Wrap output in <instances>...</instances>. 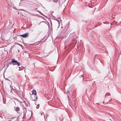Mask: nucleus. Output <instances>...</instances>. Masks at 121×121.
Returning a JSON list of instances; mask_svg holds the SVG:
<instances>
[{
  "label": "nucleus",
  "instance_id": "1",
  "mask_svg": "<svg viewBox=\"0 0 121 121\" xmlns=\"http://www.w3.org/2000/svg\"><path fill=\"white\" fill-rule=\"evenodd\" d=\"M28 35V33H26L23 34L21 35L20 36L23 38H26L27 37Z\"/></svg>",
  "mask_w": 121,
  "mask_h": 121
},
{
  "label": "nucleus",
  "instance_id": "2",
  "mask_svg": "<svg viewBox=\"0 0 121 121\" xmlns=\"http://www.w3.org/2000/svg\"><path fill=\"white\" fill-rule=\"evenodd\" d=\"M12 63H17V61L14 60V59L13 60L11 61L9 63V64L11 65Z\"/></svg>",
  "mask_w": 121,
  "mask_h": 121
},
{
  "label": "nucleus",
  "instance_id": "3",
  "mask_svg": "<svg viewBox=\"0 0 121 121\" xmlns=\"http://www.w3.org/2000/svg\"><path fill=\"white\" fill-rule=\"evenodd\" d=\"M66 94L67 95L68 98L69 99V96L70 95V91H69L68 90V91L66 93Z\"/></svg>",
  "mask_w": 121,
  "mask_h": 121
},
{
  "label": "nucleus",
  "instance_id": "4",
  "mask_svg": "<svg viewBox=\"0 0 121 121\" xmlns=\"http://www.w3.org/2000/svg\"><path fill=\"white\" fill-rule=\"evenodd\" d=\"M34 99L32 98V100L34 101H37V97L36 96H34Z\"/></svg>",
  "mask_w": 121,
  "mask_h": 121
},
{
  "label": "nucleus",
  "instance_id": "5",
  "mask_svg": "<svg viewBox=\"0 0 121 121\" xmlns=\"http://www.w3.org/2000/svg\"><path fill=\"white\" fill-rule=\"evenodd\" d=\"M32 93L36 95V91L35 90H33L32 91Z\"/></svg>",
  "mask_w": 121,
  "mask_h": 121
},
{
  "label": "nucleus",
  "instance_id": "6",
  "mask_svg": "<svg viewBox=\"0 0 121 121\" xmlns=\"http://www.w3.org/2000/svg\"><path fill=\"white\" fill-rule=\"evenodd\" d=\"M20 110V108L19 107H17L16 108V109H15V110L16 111H17Z\"/></svg>",
  "mask_w": 121,
  "mask_h": 121
},
{
  "label": "nucleus",
  "instance_id": "7",
  "mask_svg": "<svg viewBox=\"0 0 121 121\" xmlns=\"http://www.w3.org/2000/svg\"><path fill=\"white\" fill-rule=\"evenodd\" d=\"M76 40V37L75 36L73 39L72 40V43H73L74 41Z\"/></svg>",
  "mask_w": 121,
  "mask_h": 121
},
{
  "label": "nucleus",
  "instance_id": "8",
  "mask_svg": "<svg viewBox=\"0 0 121 121\" xmlns=\"http://www.w3.org/2000/svg\"><path fill=\"white\" fill-rule=\"evenodd\" d=\"M13 39L14 40H16L17 39V36L14 37L13 38Z\"/></svg>",
  "mask_w": 121,
  "mask_h": 121
},
{
  "label": "nucleus",
  "instance_id": "9",
  "mask_svg": "<svg viewBox=\"0 0 121 121\" xmlns=\"http://www.w3.org/2000/svg\"><path fill=\"white\" fill-rule=\"evenodd\" d=\"M24 67H23V68H22V67L21 68H20V69H19V70H22L23 69H24Z\"/></svg>",
  "mask_w": 121,
  "mask_h": 121
},
{
  "label": "nucleus",
  "instance_id": "10",
  "mask_svg": "<svg viewBox=\"0 0 121 121\" xmlns=\"http://www.w3.org/2000/svg\"><path fill=\"white\" fill-rule=\"evenodd\" d=\"M39 104H38L37 106H36V108H39Z\"/></svg>",
  "mask_w": 121,
  "mask_h": 121
},
{
  "label": "nucleus",
  "instance_id": "11",
  "mask_svg": "<svg viewBox=\"0 0 121 121\" xmlns=\"http://www.w3.org/2000/svg\"><path fill=\"white\" fill-rule=\"evenodd\" d=\"M58 0H54L53 1L54 2L56 3L57 2Z\"/></svg>",
  "mask_w": 121,
  "mask_h": 121
},
{
  "label": "nucleus",
  "instance_id": "12",
  "mask_svg": "<svg viewBox=\"0 0 121 121\" xmlns=\"http://www.w3.org/2000/svg\"><path fill=\"white\" fill-rule=\"evenodd\" d=\"M17 65L18 66H19L20 65V63L18 62H17Z\"/></svg>",
  "mask_w": 121,
  "mask_h": 121
},
{
  "label": "nucleus",
  "instance_id": "13",
  "mask_svg": "<svg viewBox=\"0 0 121 121\" xmlns=\"http://www.w3.org/2000/svg\"><path fill=\"white\" fill-rule=\"evenodd\" d=\"M17 45H18L20 46H22V45L21 44H19V43H17Z\"/></svg>",
  "mask_w": 121,
  "mask_h": 121
},
{
  "label": "nucleus",
  "instance_id": "14",
  "mask_svg": "<svg viewBox=\"0 0 121 121\" xmlns=\"http://www.w3.org/2000/svg\"><path fill=\"white\" fill-rule=\"evenodd\" d=\"M14 117H10L8 119H13V118H14Z\"/></svg>",
  "mask_w": 121,
  "mask_h": 121
},
{
  "label": "nucleus",
  "instance_id": "15",
  "mask_svg": "<svg viewBox=\"0 0 121 121\" xmlns=\"http://www.w3.org/2000/svg\"><path fill=\"white\" fill-rule=\"evenodd\" d=\"M14 117H10L8 119H13V118H14Z\"/></svg>",
  "mask_w": 121,
  "mask_h": 121
},
{
  "label": "nucleus",
  "instance_id": "16",
  "mask_svg": "<svg viewBox=\"0 0 121 121\" xmlns=\"http://www.w3.org/2000/svg\"><path fill=\"white\" fill-rule=\"evenodd\" d=\"M22 67V66H21V67H19V69H20V68H21Z\"/></svg>",
  "mask_w": 121,
  "mask_h": 121
},
{
  "label": "nucleus",
  "instance_id": "17",
  "mask_svg": "<svg viewBox=\"0 0 121 121\" xmlns=\"http://www.w3.org/2000/svg\"><path fill=\"white\" fill-rule=\"evenodd\" d=\"M40 114H41V116H42V113H40Z\"/></svg>",
  "mask_w": 121,
  "mask_h": 121
},
{
  "label": "nucleus",
  "instance_id": "18",
  "mask_svg": "<svg viewBox=\"0 0 121 121\" xmlns=\"http://www.w3.org/2000/svg\"><path fill=\"white\" fill-rule=\"evenodd\" d=\"M103 23H105V22H104Z\"/></svg>",
  "mask_w": 121,
  "mask_h": 121
},
{
  "label": "nucleus",
  "instance_id": "19",
  "mask_svg": "<svg viewBox=\"0 0 121 121\" xmlns=\"http://www.w3.org/2000/svg\"><path fill=\"white\" fill-rule=\"evenodd\" d=\"M25 69L24 70V71H25Z\"/></svg>",
  "mask_w": 121,
  "mask_h": 121
},
{
  "label": "nucleus",
  "instance_id": "20",
  "mask_svg": "<svg viewBox=\"0 0 121 121\" xmlns=\"http://www.w3.org/2000/svg\"><path fill=\"white\" fill-rule=\"evenodd\" d=\"M58 23V24H59V23Z\"/></svg>",
  "mask_w": 121,
  "mask_h": 121
}]
</instances>
